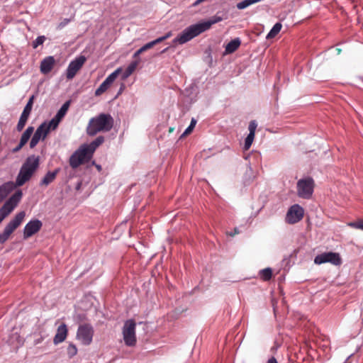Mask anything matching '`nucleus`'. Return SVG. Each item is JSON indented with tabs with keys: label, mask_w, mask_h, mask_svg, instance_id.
I'll return each mask as SVG.
<instances>
[{
	"label": "nucleus",
	"mask_w": 363,
	"mask_h": 363,
	"mask_svg": "<svg viewBox=\"0 0 363 363\" xmlns=\"http://www.w3.org/2000/svg\"><path fill=\"white\" fill-rule=\"evenodd\" d=\"M113 125V118L110 114L100 113L96 117L91 118L86 128V133L94 136L99 132H108Z\"/></svg>",
	"instance_id": "1"
},
{
	"label": "nucleus",
	"mask_w": 363,
	"mask_h": 363,
	"mask_svg": "<svg viewBox=\"0 0 363 363\" xmlns=\"http://www.w3.org/2000/svg\"><path fill=\"white\" fill-rule=\"evenodd\" d=\"M39 166V158L35 156H30L27 158L25 163L21 167L17 176L15 185L17 186H23L28 182Z\"/></svg>",
	"instance_id": "2"
},
{
	"label": "nucleus",
	"mask_w": 363,
	"mask_h": 363,
	"mask_svg": "<svg viewBox=\"0 0 363 363\" xmlns=\"http://www.w3.org/2000/svg\"><path fill=\"white\" fill-rule=\"evenodd\" d=\"M92 157L87 147L82 145L69 157V163L72 169L88 162Z\"/></svg>",
	"instance_id": "3"
},
{
	"label": "nucleus",
	"mask_w": 363,
	"mask_h": 363,
	"mask_svg": "<svg viewBox=\"0 0 363 363\" xmlns=\"http://www.w3.org/2000/svg\"><path fill=\"white\" fill-rule=\"evenodd\" d=\"M203 32L204 30L200 23L191 25L184 29L182 33L174 38V43H178L181 45L186 43Z\"/></svg>",
	"instance_id": "4"
},
{
	"label": "nucleus",
	"mask_w": 363,
	"mask_h": 363,
	"mask_svg": "<svg viewBox=\"0 0 363 363\" xmlns=\"http://www.w3.org/2000/svg\"><path fill=\"white\" fill-rule=\"evenodd\" d=\"M26 216L25 211L18 213L5 227L4 232L0 234V243H4L11 235L17 229Z\"/></svg>",
	"instance_id": "5"
},
{
	"label": "nucleus",
	"mask_w": 363,
	"mask_h": 363,
	"mask_svg": "<svg viewBox=\"0 0 363 363\" xmlns=\"http://www.w3.org/2000/svg\"><path fill=\"white\" fill-rule=\"evenodd\" d=\"M315 186L314 180L311 177L301 179L297 182V194L305 199L311 198Z\"/></svg>",
	"instance_id": "6"
},
{
	"label": "nucleus",
	"mask_w": 363,
	"mask_h": 363,
	"mask_svg": "<svg viewBox=\"0 0 363 363\" xmlns=\"http://www.w3.org/2000/svg\"><path fill=\"white\" fill-rule=\"evenodd\" d=\"M135 321L133 319L126 320L123 327V337L125 345L133 347L136 344Z\"/></svg>",
	"instance_id": "7"
},
{
	"label": "nucleus",
	"mask_w": 363,
	"mask_h": 363,
	"mask_svg": "<svg viewBox=\"0 0 363 363\" xmlns=\"http://www.w3.org/2000/svg\"><path fill=\"white\" fill-rule=\"evenodd\" d=\"M94 328L88 323L80 325L77 332V338L84 345H89L94 336Z\"/></svg>",
	"instance_id": "8"
},
{
	"label": "nucleus",
	"mask_w": 363,
	"mask_h": 363,
	"mask_svg": "<svg viewBox=\"0 0 363 363\" xmlns=\"http://www.w3.org/2000/svg\"><path fill=\"white\" fill-rule=\"evenodd\" d=\"M314 262L316 264L330 262L334 265H340L342 259L339 253L328 252L318 255L314 259Z\"/></svg>",
	"instance_id": "9"
},
{
	"label": "nucleus",
	"mask_w": 363,
	"mask_h": 363,
	"mask_svg": "<svg viewBox=\"0 0 363 363\" xmlns=\"http://www.w3.org/2000/svg\"><path fill=\"white\" fill-rule=\"evenodd\" d=\"M22 197V191L21 190L14 193L1 207L0 211L9 216L10 213L17 206Z\"/></svg>",
	"instance_id": "10"
},
{
	"label": "nucleus",
	"mask_w": 363,
	"mask_h": 363,
	"mask_svg": "<svg viewBox=\"0 0 363 363\" xmlns=\"http://www.w3.org/2000/svg\"><path fill=\"white\" fill-rule=\"evenodd\" d=\"M303 208L298 204H294L290 207L286 213V222L289 224H295L303 218Z\"/></svg>",
	"instance_id": "11"
},
{
	"label": "nucleus",
	"mask_w": 363,
	"mask_h": 363,
	"mask_svg": "<svg viewBox=\"0 0 363 363\" xmlns=\"http://www.w3.org/2000/svg\"><path fill=\"white\" fill-rule=\"evenodd\" d=\"M86 60V59L84 56L81 55L69 64L66 74L68 79H72L74 77L78 71L82 67Z\"/></svg>",
	"instance_id": "12"
},
{
	"label": "nucleus",
	"mask_w": 363,
	"mask_h": 363,
	"mask_svg": "<svg viewBox=\"0 0 363 363\" xmlns=\"http://www.w3.org/2000/svg\"><path fill=\"white\" fill-rule=\"evenodd\" d=\"M121 72V68H118L111 74H109L106 79L101 83L99 88L95 91V96H99L104 94L116 80L118 74Z\"/></svg>",
	"instance_id": "13"
},
{
	"label": "nucleus",
	"mask_w": 363,
	"mask_h": 363,
	"mask_svg": "<svg viewBox=\"0 0 363 363\" xmlns=\"http://www.w3.org/2000/svg\"><path fill=\"white\" fill-rule=\"evenodd\" d=\"M33 99H34V96H32L27 104L26 105V106L24 107V109L21 115V117H20V119L18 121V123L16 125V129L18 131H21L23 128L25 127L26 125V123L28 121V118L30 114V112H31V110H32V107H33Z\"/></svg>",
	"instance_id": "14"
},
{
	"label": "nucleus",
	"mask_w": 363,
	"mask_h": 363,
	"mask_svg": "<svg viewBox=\"0 0 363 363\" xmlns=\"http://www.w3.org/2000/svg\"><path fill=\"white\" fill-rule=\"evenodd\" d=\"M42 225V222L38 219L29 221L24 228L23 238L28 239L37 233L41 229Z\"/></svg>",
	"instance_id": "15"
},
{
	"label": "nucleus",
	"mask_w": 363,
	"mask_h": 363,
	"mask_svg": "<svg viewBox=\"0 0 363 363\" xmlns=\"http://www.w3.org/2000/svg\"><path fill=\"white\" fill-rule=\"evenodd\" d=\"M48 133L49 131L48 128L45 126V123H42L34 133L30 142V147H35L39 143L40 140H44Z\"/></svg>",
	"instance_id": "16"
},
{
	"label": "nucleus",
	"mask_w": 363,
	"mask_h": 363,
	"mask_svg": "<svg viewBox=\"0 0 363 363\" xmlns=\"http://www.w3.org/2000/svg\"><path fill=\"white\" fill-rule=\"evenodd\" d=\"M68 334L67 327L65 323H62L57 330V333L54 337L53 342L58 345L65 340Z\"/></svg>",
	"instance_id": "17"
},
{
	"label": "nucleus",
	"mask_w": 363,
	"mask_h": 363,
	"mask_svg": "<svg viewBox=\"0 0 363 363\" xmlns=\"http://www.w3.org/2000/svg\"><path fill=\"white\" fill-rule=\"evenodd\" d=\"M16 188L13 182H8L0 186V203L7 197V196Z\"/></svg>",
	"instance_id": "18"
},
{
	"label": "nucleus",
	"mask_w": 363,
	"mask_h": 363,
	"mask_svg": "<svg viewBox=\"0 0 363 363\" xmlns=\"http://www.w3.org/2000/svg\"><path fill=\"white\" fill-rule=\"evenodd\" d=\"M55 60L52 56H48L44 58L40 63V72L46 74L49 73L53 68Z\"/></svg>",
	"instance_id": "19"
},
{
	"label": "nucleus",
	"mask_w": 363,
	"mask_h": 363,
	"mask_svg": "<svg viewBox=\"0 0 363 363\" xmlns=\"http://www.w3.org/2000/svg\"><path fill=\"white\" fill-rule=\"evenodd\" d=\"M59 172V169H56L53 172H48L43 179L40 182V185L42 186H48L50 183H52L56 178L57 174Z\"/></svg>",
	"instance_id": "20"
},
{
	"label": "nucleus",
	"mask_w": 363,
	"mask_h": 363,
	"mask_svg": "<svg viewBox=\"0 0 363 363\" xmlns=\"http://www.w3.org/2000/svg\"><path fill=\"white\" fill-rule=\"evenodd\" d=\"M104 142V138L103 136L97 137L90 144H84L86 147L88 148L89 152L93 155L96 149Z\"/></svg>",
	"instance_id": "21"
},
{
	"label": "nucleus",
	"mask_w": 363,
	"mask_h": 363,
	"mask_svg": "<svg viewBox=\"0 0 363 363\" xmlns=\"http://www.w3.org/2000/svg\"><path fill=\"white\" fill-rule=\"evenodd\" d=\"M139 62H140L139 60H135V61L132 62L128 66V67L125 69V70L122 74L121 78L123 80L126 79L128 77H129L133 74V72L137 68Z\"/></svg>",
	"instance_id": "22"
},
{
	"label": "nucleus",
	"mask_w": 363,
	"mask_h": 363,
	"mask_svg": "<svg viewBox=\"0 0 363 363\" xmlns=\"http://www.w3.org/2000/svg\"><path fill=\"white\" fill-rule=\"evenodd\" d=\"M222 20H223V18L221 17L214 16L208 21L201 22V23H200V24L201 25V26L205 32L206 30H208V29H210V28L211 27L212 25H213L216 23H218V22L221 21Z\"/></svg>",
	"instance_id": "23"
},
{
	"label": "nucleus",
	"mask_w": 363,
	"mask_h": 363,
	"mask_svg": "<svg viewBox=\"0 0 363 363\" xmlns=\"http://www.w3.org/2000/svg\"><path fill=\"white\" fill-rule=\"evenodd\" d=\"M240 43H241V42L239 38H235L234 40H232L225 46V52L227 53L234 52L240 47Z\"/></svg>",
	"instance_id": "24"
},
{
	"label": "nucleus",
	"mask_w": 363,
	"mask_h": 363,
	"mask_svg": "<svg viewBox=\"0 0 363 363\" xmlns=\"http://www.w3.org/2000/svg\"><path fill=\"white\" fill-rule=\"evenodd\" d=\"M33 131H34V128L33 126H29L27 128V129L22 134L21 140H20V143L21 145H25L28 143L31 135L33 133Z\"/></svg>",
	"instance_id": "25"
},
{
	"label": "nucleus",
	"mask_w": 363,
	"mask_h": 363,
	"mask_svg": "<svg viewBox=\"0 0 363 363\" xmlns=\"http://www.w3.org/2000/svg\"><path fill=\"white\" fill-rule=\"evenodd\" d=\"M69 105L70 101H66L57 111L55 117H57L58 119L61 121L67 112Z\"/></svg>",
	"instance_id": "26"
},
{
	"label": "nucleus",
	"mask_w": 363,
	"mask_h": 363,
	"mask_svg": "<svg viewBox=\"0 0 363 363\" xmlns=\"http://www.w3.org/2000/svg\"><path fill=\"white\" fill-rule=\"evenodd\" d=\"M282 27L281 23H277L274 25L269 33L267 35V39L274 38L281 30Z\"/></svg>",
	"instance_id": "27"
},
{
	"label": "nucleus",
	"mask_w": 363,
	"mask_h": 363,
	"mask_svg": "<svg viewBox=\"0 0 363 363\" xmlns=\"http://www.w3.org/2000/svg\"><path fill=\"white\" fill-rule=\"evenodd\" d=\"M60 122V120L55 116L48 123L44 122L43 123H45V126L48 128V131L50 132L51 130H55L57 128Z\"/></svg>",
	"instance_id": "28"
},
{
	"label": "nucleus",
	"mask_w": 363,
	"mask_h": 363,
	"mask_svg": "<svg viewBox=\"0 0 363 363\" xmlns=\"http://www.w3.org/2000/svg\"><path fill=\"white\" fill-rule=\"evenodd\" d=\"M261 0H244L237 4V8L240 10L244 9L252 4L259 2Z\"/></svg>",
	"instance_id": "29"
},
{
	"label": "nucleus",
	"mask_w": 363,
	"mask_h": 363,
	"mask_svg": "<svg viewBox=\"0 0 363 363\" xmlns=\"http://www.w3.org/2000/svg\"><path fill=\"white\" fill-rule=\"evenodd\" d=\"M260 277L264 281H269L272 276V270L271 268H265L260 271Z\"/></svg>",
	"instance_id": "30"
},
{
	"label": "nucleus",
	"mask_w": 363,
	"mask_h": 363,
	"mask_svg": "<svg viewBox=\"0 0 363 363\" xmlns=\"http://www.w3.org/2000/svg\"><path fill=\"white\" fill-rule=\"evenodd\" d=\"M67 353L69 358L75 356L77 353V348L76 345L70 343L67 348Z\"/></svg>",
	"instance_id": "31"
},
{
	"label": "nucleus",
	"mask_w": 363,
	"mask_h": 363,
	"mask_svg": "<svg viewBox=\"0 0 363 363\" xmlns=\"http://www.w3.org/2000/svg\"><path fill=\"white\" fill-rule=\"evenodd\" d=\"M196 124V121L194 118H192L189 127L185 130V131L181 135V138L186 136L189 135L194 130L195 125Z\"/></svg>",
	"instance_id": "32"
},
{
	"label": "nucleus",
	"mask_w": 363,
	"mask_h": 363,
	"mask_svg": "<svg viewBox=\"0 0 363 363\" xmlns=\"http://www.w3.org/2000/svg\"><path fill=\"white\" fill-rule=\"evenodd\" d=\"M254 138H255V134H252V133L248 134V135L247 136V138H245V140L244 148L245 150H247L250 147V146L252 145V143L254 140Z\"/></svg>",
	"instance_id": "33"
},
{
	"label": "nucleus",
	"mask_w": 363,
	"mask_h": 363,
	"mask_svg": "<svg viewBox=\"0 0 363 363\" xmlns=\"http://www.w3.org/2000/svg\"><path fill=\"white\" fill-rule=\"evenodd\" d=\"M45 40V37L44 35L38 36L33 42V48L34 49L37 48L39 45H43Z\"/></svg>",
	"instance_id": "34"
},
{
	"label": "nucleus",
	"mask_w": 363,
	"mask_h": 363,
	"mask_svg": "<svg viewBox=\"0 0 363 363\" xmlns=\"http://www.w3.org/2000/svg\"><path fill=\"white\" fill-rule=\"evenodd\" d=\"M157 44H159V43L157 42V40L156 39L153 41H151V42L145 44V45L141 47V49L144 52L147 51V50L151 49L152 48H153L155 45H156Z\"/></svg>",
	"instance_id": "35"
},
{
	"label": "nucleus",
	"mask_w": 363,
	"mask_h": 363,
	"mask_svg": "<svg viewBox=\"0 0 363 363\" xmlns=\"http://www.w3.org/2000/svg\"><path fill=\"white\" fill-rule=\"evenodd\" d=\"M348 225L352 228L363 230V219L350 223Z\"/></svg>",
	"instance_id": "36"
},
{
	"label": "nucleus",
	"mask_w": 363,
	"mask_h": 363,
	"mask_svg": "<svg viewBox=\"0 0 363 363\" xmlns=\"http://www.w3.org/2000/svg\"><path fill=\"white\" fill-rule=\"evenodd\" d=\"M257 126V123L255 121H250V123L249 124V127H248V129L250 131L249 133L255 134V130H256Z\"/></svg>",
	"instance_id": "37"
},
{
	"label": "nucleus",
	"mask_w": 363,
	"mask_h": 363,
	"mask_svg": "<svg viewBox=\"0 0 363 363\" xmlns=\"http://www.w3.org/2000/svg\"><path fill=\"white\" fill-rule=\"evenodd\" d=\"M171 36H172V32L169 31L167 33H166L164 36H162V37H160V38H157V42L159 43H160L163 42L164 40L168 39Z\"/></svg>",
	"instance_id": "38"
},
{
	"label": "nucleus",
	"mask_w": 363,
	"mask_h": 363,
	"mask_svg": "<svg viewBox=\"0 0 363 363\" xmlns=\"http://www.w3.org/2000/svg\"><path fill=\"white\" fill-rule=\"evenodd\" d=\"M69 22V20L67 18H65L60 24L58 25L59 28H62L65 27L68 23Z\"/></svg>",
	"instance_id": "39"
},
{
	"label": "nucleus",
	"mask_w": 363,
	"mask_h": 363,
	"mask_svg": "<svg viewBox=\"0 0 363 363\" xmlns=\"http://www.w3.org/2000/svg\"><path fill=\"white\" fill-rule=\"evenodd\" d=\"M143 51L142 50L141 48L138 50L133 55L134 58H138L140 54H142Z\"/></svg>",
	"instance_id": "40"
},
{
	"label": "nucleus",
	"mask_w": 363,
	"mask_h": 363,
	"mask_svg": "<svg viewBox=\"0 0 363 363\" xmlns=\"http://www.w3.org/2000/svg\"><path fill=\"white\" fill-rule=\"evenodd\" d=\"M43 340V337L42 336H40L34 340V345H37L41 343Z\"/></svg>",
	"instance_id": "41"
},
{
	"label": "nucleus",
	"mask_w": 363,
	"mask_h": 363,
	"mask_svg": "<svg viewBox=\"0 0 363 363\" xmlns=\"http://www.w3.org/2000/svg\"><path fill=\"white\" fill-rule=\"evenodd\" d=\"M24 145H21V143H19L18 145L16 146L14 149H13V152H16L18 151H19Z\"/></svg>",
	"instance_id": "42"
},
{
	"label": "nucleus",
	"mask_w": 363,
	"mask_h": 363,
	"mask_svg": "<svg viewBox=\"0 0 363 363\" xmlns=\"http://www.w3.org/2000/svg\"><path fill=\"white\" fill-rule=\"evenodd\" d=\"M238 233H239V231H238V228H235L234 229V233H228V235H230V236H231V237H233V236H234L235 235L238 234Z\"/></svg>",
	"instance_id": "43"
},
{
	"label": "nucleus",
	"mask_w": 363,
	"mask_h": 363,
	"mask_svg": "<svg viewBox=\"0 0 363 363\" xmlns=\"http://www.w3.org/2000/svg\"><path fill=\"white\" fill-rule=\"evenodd\" d=\"M267 363H278V362H277V359L274 357H272L270 359H269V360L267 361Z\"/></svg>",
	"instance_id": "44"
},
{
	"label": "nucleus",
	"mask_w": 363,
	"mask_h": 363,
	"mask_svg": "<svg viewBox=\"0 0 363 363\" xmlns=\"http://www.w3.org/2000/svg\"><path fill=\"white\" fill-rule=\"evenodd\" d=\"M204 2L203 0H196L194 4H193V6H198L199 4H201Z\"/></svg>",
	"instance_id": "45"
},
{
	"label": "nucleus",
	"mask_w": 363,
	"mask_h": 363,
	"mask_svg": "<svg viewBox=\"0 0 363 363\" xmlns=\"http://www.w3.org/2000/svg\"><path fill=\"white\" fill-rule=\"evenodd\" d=\"M7 216L4 214L2 212L0 211V218L2 219L3 220L6 218Z\"/></svg>",
	"instance_id": "46"
},
{
	"label": "nucleus",
	"mask_w": 363,
	"mask_h": 363,
	"mask_svg": "<svg viewBox=\"0 0 363 363\" xmlns=\"http://www.w3.org/2000/svg\"><path fill=\"white\" fill-rule=\"evenodd\" d=\"M174 128H172V127H171V128H169V133H172V132L174 131Z\"/></svg>",
	"instance_id": "47"
},
{
	"label": "nucleus",
	"mask_w": 363,
	"mask_h": 363,
	"mask_svg": "<svg viewBox=\"0 0 363 363\" xmlns=\"http://www.w3.org/2000/svg\"><path fill=\"white\" fill-rule=\"evenodd\" d=\"M168 50V48L164 49L162 51V53H164V52H166Z\"/></svg>",
	"instance_id": "48"
},
{
	"label": "nucleus",
	"mask_w": 363,
	"mask_h": 363,
	"mask_svg": "<svg viewBox=\"0 0 363 363\" xmlns=\"http://www.w3.org/2000/svg\"><path fill=\"white\" fill-rule=\"evenodd\" d=\"M336 50H337V53H338V54H340V52H341V49H340V48H337Z\"/></svg>",
	"instance_id": "49"
},
{
	"label": "nucleus",
	"mask_w": 363,
	"mask_h": 363,
	"mask_svg": "<svg viewBox=\"0 0 363 363\" xmlns=\"http://www.w3.org/2000/svg\"><path fill=\"white\" fill-rule=\"evenodd\" d=\"M2 221L3 220L0 218V224L1 223Z\"/></svg>",
	"instance_id": "50"
},
{
	"label": "nucleus",
	"mask_w": 363,
	"mask_h": 363,
	"mask_svg": "<svg viewBox=\"0 0 363 363\" xmlns=\"http://www.w3.org/2000/svg\"><path fill=\"white\" fill-rule=\"evenodd\" d=\"M203 1H206V0H203Z\"/></svg>",
	"instance_id": "51"
}]
</instances>
